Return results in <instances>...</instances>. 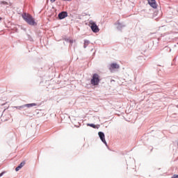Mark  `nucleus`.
Masks as SVG:
<instances>
[{"instance_id":"nucleus-1","label":"nucleus","mask_w":178,"mask_h":178,"mask_svg":"<svg viewBox=\"0 0 178 178\" xmlns=\"http://www.w3.org/2000/svg\"><path fill=\"white\" fill-rule=\"evenodd\" d=\"M22 18L30 26H35V25H37V23L34 20V18L33 17V16H31V15H30L29 13H24L22 15Z\"/></svg>"},{"instance_id":"nucleus-2","label":"nucleus","mask_w":178,"mask_h":178,"mask_svg":"<svg viewBox=\"0 0 178 178\" xmlns=\"http://www.w3.org/2000/svg\"><path fill=\"white\" fill-rule=\"evenodd\" d=\"M99 81H101V79H99V75L98 74H94L92 76L90 84H92V86H98L99 84Z\"/></svg>"},{"instance_id":"nucleus-3","label":"nucleus","mask_w":178,"mask_h":178,"mask_svg":"<svg viewBox=\"0 0 178 178\" xmlns=\"http://www.w3.org/2000/svg\"><path fill=\"white\" fill-rule=\"evenodd\" d=\"M89 27H90L93 33H98L99 31V28H98V26H97V24L94 21L89 22Z\"/></svg>"},{"instance_id":"nucleus-4","label":"nucleus","mask_w":178,"mask_h":178,"mask_svg":"<svg viewBox=\"0 0 178 178\" xmlns=\"http://www.w3.org/2000/svg\"><path fill=\"white\" fill-rule=\"evenodd\" d=\"M149 5H150V6L152 8H153V9H156L158 8V4L156 3V1L155 0H147Z\"/></svg>"},{"instance_id":"nucleus-5","label":"nucleus","mask_w":178,"mask_h":178,"mask_svg":"<svg viewBox=\"0 0 178 178\" xmlns=\"http://www.w3.org/2000/svg\"><path fill=\"white\" fill-rule=\"evenodd\" d=\"M120 66L118 63H111L109 67V70L112 72V70H115V69H119Z\"/></svg>"},{"instance_id":"nucleus-6","label":"nucleus","mask_w":178,"mask_h":178,"mask_svg":"<svg viewBox=\"0 0 178 178\" xmlns=\"http://www.w3.org/2000/svg\"><path fill=\"white\" fill-rule=\"evenodd\" d=\"M98 134L102 143H104L106 145V140H105V134H104V132H99Z\"/></svg>"},{"instance_id":"nucleus-7","label":"nucleus","mask_w":178,"mask_h":178,"mask_svg":"<svg viewBox=\"0 0 178 178\" xmlns=\"http://www.w3.org/2000/svg\"><path fill=\"white\" fill-rule=\"evenodd\" d=\"M58 17L59 19H65V17H67V13L66 12H62L58 14Z\"/></svg>"},{"instance_id":"nucleus-8","label":"nucleus","mask_w":178,"mask_h":178,"mask_svg":"<svg viewBox=\"0 0 178 178\" xmlns=\"http://www.w3.org/2000/svg\"><path fill=\"white\" fill-rule=\"evenodd\" d=\"M27 108H31L32 106H37V104L35 103H32V104H28L26 105Z\"/></svg>"},{"instance_id":"nucleus-9","label":"nucleus","mask_w":178,"mask_h":178,"mask_svg":"<svg viewBox=\"0 0 178 178\" xmlns=\"http://www.w3.org/2000/svg\"><path fill=\"white\" fill-rule=\"evenodd\" d=\"M87 126H89L90 127H92L93 129H97V125L94 124H87Z\"/></svg>"},{"instance_id":"nucleus-10","label":"nucleus","mask_w":178,"mask_h":178,"mask_svg":"<svg viewBox=\"0 0 178 178\" xmlns=\"http://www.w3.org/2000/svg\"><path fill=\"white\" fill-rule=\"evenodd\" d=\"M24 165H26L25 162H22L18 166H19L21 168H23V166H24Z\"/></svg>"},{"instance_id":"nucleus-11","label":"nucleus","mask_w":178,"mask_h":178,"mask_svg":"<svg viewBox=\"0 0 178 178\" xmlns=\"http://www.w3.org/2000/svg\"><path fill=\"white\" fill-rule=\"evenodd\" d=\"M87 45H88V41L85 40L83 47H84V48H87Z\"/></svg>"},{"instance_id":"nucleus-12","label":"nucleus","mask_w":178,"mask_h":178,"mask_svg":"<svg viewBox=\"0 0 178 178\" xmlns=\"http://www.w3.org/2000/svg\"><path fill=\"white\" fill-rule=\"evenodd\" d=\"M20 169H22L19 165H18L16 168H15V170L16 172H19V170H20Z\"/></svg>"},{"instance_id":"nucleus-13","label":"nucleus","mask_w":178,"mask_h":178,"mask_svg":"<svg viewBox=\"0 0 178 178\" xmlns=\"http://www.w3.org/2000/svg\"><path fill=\"white\" fill-rule=\"evenodd\" d=\"M171 178H178V175H174Z\"/></svg>"},{"instance_id":"nucleus-14","label":"nucleus","mask_w":178,"mask_h":178,"mask_svg":"<svg viewBox=\"0 0 178 178\" xmlns=\"http://www.w3.org/2000/svg\"><path fill=\"white\" fill-rule=\"evenodd\" d=\"M55 1H56V0H50V2H51V3H54V2H55Z\"/></svg>"},{"instance_id":"nucleus-15","label":"nucleus","mask_w":178,"mask_h":178,"mask_svg":"<svg viewBox=\"0 0 178 178\" xmlns=\"http://www.w3.org/2000/svg\"><path fill=\"white\" fill-rule=\"evenodd\" d=\"M3 173H4V172H1V173L0 174V177H1V176H3Z\"/></svg>"},{"instance_id":"nucleus-16","label":"nucleus","mask_w":178,"mask_h":178,"mask_svg":"<svg viewBox=\"0 0 178 178\" xmlns=\"http://www.w3.org/2000/svg\"><path fill=\"white\" fill-rule=\"evenodd\" d=\"M63 1H72V0H63Z\"/></svg>"}]
</instances>
